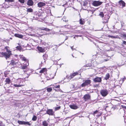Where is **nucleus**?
<instances>
[{"mask_svg": "<svg viewBox=\"0 0 126 126\" xmlns=\"http://www.w3.org/2000/svg\"><path fill=\"white\" fill-rule=\"evenodd\" d=\"M5 49L6 50V52H2L1 55L5 57L6 59L7 60L9 59L11 55H12L11 51L8 49V47L7 46L5 47Z\"/></svg>", "mask_w": 126, "mask_h": 126, "instance_id": "f257e3e1", "label": "nucleus"}, {"mask_svg": "<svg viewBox=\"0 0 126 126\" xmlns=\"http://www.w3.org/2000/svg\"><path fill=\"white\" fill-rule=\"evenodd\" d=\"M100 93L102 96L105 97L108 94V91L107 89H102L100 91Z\"/></svg>", "mask_w": 126, "mask_h": 126, "instance_id": "f03ea898", "label": "nucleus"}, {"mask_svg": "<svg viewBox=\"0 0 126 126\" xmlns=\"http://www.w3.org/2000/svg\"><path fill=\"white\" fill-rule=\"evenodd\" d=\"M20 63L18 61L15 59H13L11 61V64L12 65H16L17 66L18 65L20 64Z\"/></svg>", "mask_w": 126, "mask_h": 126, "instance_id": "7ed1b4c3", "label": "nucleus"}, {"mask_svg": "<svg viewBox=\"0 0 126 126\" xmlns=\"http://www.w3.org/2000/svg\"><path fill=\"white\" fill-rule=\"evenodd\" d=\"M91 82V80L90 79H87L85 80L84 82L82 83L81 85L82 87H84L90 84Z\"/></svg>", "mask_w": 126, "mask_h": 126, "instance_id": "20e7f679", "label": "nucleus"}, {"mask_svg": "<svg viewBox=\"0 0 126 126\" xmlns=\"http://www.w3.org/2000/svg\"><path fill=\"white\" fill-rule=\"evenodd\" d=\"M54 111L52 109H47L45 114H47L53 116L54 115Z\"/></svg>", "mask_w": 126, "mask_h": 126, "instance_id": "39448f33", "label": "nucleus"}, {"mask_svg": "<svg viewBox=\"0 0 126 126\" xmlns=\"http://www.w3.org/2000/svg\"><path fill=\"white\" fill-rule=\"evenodd\" d=\"M102 3L103 2L99 1H94L93 2L92 5L94 6H97L101 5Z\"/></svg>", "mask_w": 126, "mask_h": 126, "instance_id": "423d86ee", "label": "nucleus"}, {"mask_svg": "<svg viewBox=\"0 0 126 126\" xmlns=\"http://www.w3.org/2000/svg\"><path fill=\"white\" fill-rule=\"evenodd\" d=\"M110 17L108 15H106L105 16H104L102 18L103 21L102 22L103 23H107L108 22V19L110 18Z\"/></svg>", "mask_w": 126, "mask_h": 126, "instance_id": "0eeeda50", "label": "nucleus"}, {"mask_svg": "<svg viewBox=\"0 0 126 126\" xmlns=\"http://www.w3.org/2000/svg\"><path fill=\"white\" fill-rule=\"evenodd\" d=\"M16 83L19 85H22V86H23L24 85L25 82L23 79H17Z\"/></svg>", "mask_w": 126, "mask_h": 126, "instance_id": "6e6552de", "label": "nucleus"}, {"mask_svg": "<svg viewBox=\"0 0 126 126\" xmlns=\"http://www.w3.org/2000/svg\"><path fill=\"white\" fill-rule=\"evenodd\" d=\"M90 95L89 94H86L84 95L83 97V100L85 101H86L90 99Z\"/></svg>", "mask_w": 126, "mask_h": 126, "instance_id": "1a4fd4ad", "label": "nucleus"}, {"mask_svg": "<svg viewBox=\"0 0 126 126\" xmlns=\"http://www.w3.org/2000/svg\"><path fill=\"white\" fill-rule=\"evenodd\" d=\"M119 5L120 7L122 8L125 6V2L122 0H120L118 2Z\"/></svg>", "mask_w": 126, "mask_h": 126, "instance_id": "9d476101", "label": "nucleus"}, {"mask_svg": "<svg viewBox=\"0 0 126 126\" xmlns=\"http://www.w3.org/2000/svg\"><path fill=\"white\" fill-rule=\"evenodd\" d=\"M17 122L20 125H31L29 122H25L23 121H18Z\"/></svg>", "mask_w": 126, "mask_h": 126, "instance_id": "9b49d317", "label": "nucleus"}, {"mask_svg": "<svg viewBox=\"0 0 126 126\" xmlns=\"http://www.w3.org/2000/svg\"><path fill=\"white\" fill-rule=\"evenodd\" d=\"M93 81L95 82H101V77H96L94 79Z\"/></svg>", "mask_w": 126, "mask_h": 126, "instance_id": "f8f14e48", "label": "nucleus"}, {"mask_svg": "<svg viewBox=\"0 0 126 126\" xmlns=\"http://www.w3.org/2000/svg\"><path fill=\"white\" fill-rule=\"evenodd\" d=\"M29 64L28 62L24 64L23 65L21 66V69H26L28 67V66Z\"/></svg>", "mask_w": 126, "mask_h": 126, "instance_id": "ddd939ff", "label": "nucleus"}, {"mask_svg": "<svg viewBox=\"0 0 126 126\" xmlns=\"http://www.w3.org/2000/svg\"><path fill=\"white\" fill-rule=\"evenodd\" d=\"M69 106L70 108L73 109H76L78 108L77 106L74 104L70 105Z\"/></svg>", "mask_w": 126, "mask_h": 126, "instance_id": "4468645a", "label": "nucleus"}, {"mask_svg": "<svg viewBox=\"0 0 126 126\" xmlns=\"http://www.w3.org/2000/svg\"><path fill=\"white\" fill-rule=\"evenodd\" d=\"M38 6L39 7H42L46 5L45 3L43 2H39L38 3Z\"/></svg>", "mask_w": 126, "mask_h": 126, "instance_id": "2eb2a0df", "label": "nucleus"}, {"mask_svg": "<svg viewBox=\"0 0 126 126\" xmlns=\"http://www.w3.org/2000/svg\"><path fill=\"white\" fill-rule=\"evenodd\" d=\"M20 59L22 61H23L26 62H28V60L24 56L22 55H20Z\"/></svg>", "mask_w": 126, "mask_h": 126, "instance_id": "dca6fc26", "label": "nucleus"}, {"mask_svg": "<svg viewBox=\"0 0 126 126\" xmlns=\"http://www.w3.org/2000/svg\"><path fill=\"white\" fill-rule=\"evenodd\" d=\"M38 50L40 52H44L45 51V49L44 48L40 47H38Z\"/></svg>", "mask_w": 126, "mask_h": 126, "instance_id": "f3484780", "label": "nucleus"}, {"mask_svg": "<svg viewBox=\"0 0 126 126\" xmlns=\"http://www.w3.org/2000/svg\"><path fill=\"white\" fill-rule=\"evenodd\" d=\"M5 82H6L5 84H9L11 82V80L9 78H7L6 79Z\"/></svg>", "mask_w": 126, "mask_h": 126, "instance_id": "a211bd4d", "label": "nucleus"}, {"mask_svg": "<svg viewBox=\"0 0 126 126\" xmlns=\"http://www.w3.org/2000/svg\"><path fill=\"white\" fill-rule=\"evenodd\" d=\"M27 4L31 6L33 4V2L32 0H29L27 2Z\"/></svg>", "mask_w": 126, "mask_h": 126, "instance_id": "6ab92c4d", "label": "nucleus"}, {"mask_svg": "<svg viewBox=\"0 0 126 126\" xmlns=\"http://www.w3.org/2000/svg\"><path fill=\"white\" fill-rule=\"evenodd\" d=\"M47 55H46V54H45L44 55H43V57L44 58V59L41 62V64H43L44 63H45V59H46V58L45 57Z\"/></svg>", "mask_w": 126, "mask_h": 126, "instance_id": "aec40b11", "label": "nucleus"}, {"mask_svg": "<svg viewBox=\"0 0 126 126\" xmlns=\"http://www.w3.org/2000/svg\"><path fill=\"white\" fill-rule=\"evenodd\" d=\"M84 23V19H83L81 18L79 20V23L81 24H83Z\"/></svg>", "mask_w": 126, "mask_h": 126, "instance_id": "412c9836", "label": "nucleus"}, {"mask_svg": "<svg viewBox=\"0 0 126 126\" xmlns=\"http://www.w3.org/2000/svg\"><path fill=\"white\" fill-rule=\"evenodd\" d=\"M41 30H45L46 31H50V30L47 28H44V27H41L40 29Z\"/></svg>", "mask_w": 126, "mask_h": 126, "instance_id": "4be33fe9", "label": "nucleus"}, {"mask_svg": "<svg viewBox=\"0 0 126 126\" xmlns=\"http://www.w3.org/2000/svg\"><path fill=\"white\" fill-rule=\"evenodd\" d=\"M42 125L44 126H47L48 125V123L47 121H44L42 122Z\"/></svg>", "mask_w": 126, "mask_h": 126, "instance_id": "5701e85b", "label": "nucleus"}, {"mask_svg": "<svg viewBox=\"0 0 126 126\" xmlns=\"http://www.w3.org/2000/svg\"><path fill=\"white\" fill-rule=\"evenodd\" d=\"M15 37H18L20 38H22L23 37V36L18 34H15Z\"/></svg>", "mask_w": 126, "mask_h": 126, "instance_id": "b1692460", "label": "nucleus"}, {"mask_svg": "<svg viewBox=\"0 0 126 126\" xmlns=\"http://www.w3.org/2000/svg\"><path fill=\"white\" fill-rule=\"evenodd\" d=\"M110 76L109 74V73L107 74L106 75L105 77V79L106 80L108 79L109 78Z\"/></svg>", "mask_w": 126, "mask_h": 126, "instance_id": "393cba45", "label": "nucleus"}, {"mask_svg": "<svg viewBox=\"0 0 126 126\" xmlns=\"http://www.w3.org/2000/svg\"><path fill=\"white\" fill-rule=\"evenodd\" d=\"M78 73L77 72L74 73L72 75H71L70 76V77L71 78H72L74 76H75L76 75H78Z\"/></svg>", "mask_w": 126, "mask_h": 126, "instance_id": "a878e982", "label": "nucleus"}, {"mask_svg": "<svg viewBox=\"0 0 126 126\" xmlns=\"http://www.w3.org/2000/svg\"><path fill=\"white\" fill-rule=\"evenodd\" d=\"M46 71V69L45 68H43L39 72L40 73H44Z\"/></svg>", "mask_w": 126, "mask_h": 126, "instance_id": "bb28decb", "label": "nucleus"}, {"mask_svg": "<svg viewBox=\"0 0 126 126\" xmlns=\"http://www.w3.org/2000/svg\"><path fill=\"white\" fill-rule=\"evenodd\" d=\"M14 86L16 87H20L22 86V85H19V84H14Z\"/></svg>", "mask_w": 126, "mask_h": 126, "instance_id": "cd10ccee", "label": "nucleus"}, {"mask_svg": "<svg viewBox=\"0 0 126 126\" xmlns=\"http://www.w3.org/2000/svg\"><path fill=\"white\" fill-rule=\"evenodd\" d=\"M47 92H50L52 90V89L51 87H49L47 88Z\"/></svg>", "mask_w": 126, "mask_h": 126, "instance_id": "c85d7f7f", "label": "nucleus"}, {"mask_svg": "<svg viewBox=\"0 0 126 126\" xmlns=\"http://www.w3.org/2000/svg\"><path fill=\"white\" fill-rule=\"evenodd\" d=\"M37 119V117L35 115H34L33 118H32V120L33 121H35Z\"/></svg>", "mask_w": 126, "mask_h": 126, "instance_id": "c756f323", "label": "nucleus"}, {"mask_svg": "<svg viewBox=\"0 0 126 126\" xmlns=\"http://www.w3.org/2000/svg\"><path fill=\"white\" fill-rule=\"evenodd\" d=\"M27 11L28 12H31L33 11V10L31 8H29L27 10Z\"/></svg>", "mask_w": 126, "mask_h": 126, "instance_id": "7c9ffc66", "label": "nucleus"}, {"mask_svg": "<svg viewBox=\"0 0 126 126\" xmlns=\"http://www.w3.org/2000/svg\"><path fill=\"white\" fill-rule=\"evenodd\" d=\"M100 16L102 17H103L104 16V14L102 12H100V13L99 15Z\"/></svg>", "mask_w": 126, "mask_h": 126, "instance_id": "2f4dec72", "label": "nucleus"}, {"mask_svg": "<svg viewBox=\"0 0 126 126\" xmlns=\"http://www.w3.org/2000/svg\"><path fill=\"white\" fill-rule=\"evenodd\" d=\"M61 107L60 106L56 107L55 108V110L56 111L59 110L60 109Z\"/></svg>", "mask_w": 126, "mask_h": 126, "instance_id": "473e14b6", "label": "nucleus"}, {"mask_svg": "<svg viewBox=\"0 0 126 126\" xmlns=\"http://www.w3.org/2000/svg\"><path fill=\"white\" fill-rule=\"evenodd\" d=\"M16 48L19 50H20L22 48L20 46H17L16 47Z\"/></svg>", "mask_w": 126, "mask_h": 126, "instance_id": "72a5a7b5", "label": "nucleus"}, {"mask_svg": "<svg viewBox=\"0 0 126 126\" xmlns=\"http://www.w3.org/2000/svg\"><path fill=\"white\" fill-rule=\"evenodd\" d=\"M121 23L122 27L124 26V23L122 21H121Z\"/></svg>", "mask_w": 126, "mask_h": 126, "instance_id": "f704fd0d", "label": "nucleus"}, {"mask_svg": "<svg viewBox=\"0 0 126 126\" xmlns=\"http://www.w3.org/2000/svg\"><path fill=\"white\" fill-rule=\"evenodd\" d=\"M0 126H5L4 124H3L2 122L0 121Z\"/></svg>", "mask_w": 126, "mask_h": 126, "instance_id": "c9c22d12", "label": "nucleus"}, {"mask_svg": "<svg viewBox=\"0 0 126 126\" xmlns=\"http://www.w3.org/2000/svg\"><path fill=\"white\" fill-rule=\"evenodd\" d=\"M91 66V63H90L88 64H86L85 66L86 67H90Z\"/></svg>", "mask_w": 126, "mask_h": 126, "instance_id": "e433bc0d", "label": "nucleus"}, {"mask_svg": "<svg viewBox=\"0 0 126 126\" xmlns=\"http://www.w3.org/2000/svg\"><path fill=\"white\" fill-rule=\"evenodd\" d=\"M7 2H13L14 0H5Z\"/></svg>", "mask_w": 126, "mask_h": 126, "instance_id": "4c0bfd02", "label": "nucleus"}, {"mask_svg": "<svg viewBox=\"0 0 126 126\" xmlns=\"http://www.w3.org/2000/svg\"><path fill=\"white\" fill-rule=\"evenodd\" d=\"M18 0L19 2L22 3H24L25 1L24 0Z\"/></svg>", "mask_w": 126, "mask_h": 126, "instance_id": "58836bf2", "label": "nucleus"}, {"mask_svg": "<svg viewBox=\"0 0 126 126\" xmlns=\"http://www.w3.org/2000/svg\"><path fill=\"white\" fill-rule=\"evenodd\" d=\"M109 37H111L112 38H116V37L114 36L109 35Z\"/></svg>", "mask_w": 126, "mask_h": 126, "instance_id": "ea45409f", "label": "nucleus"}, {"mask_svg": "<svg viewBox=\"0 0 126 126\" xmlns=\"http://www.w3.org/2000/svg\"><path fill=\"white\" fill-rule=\"evenodd\" d=\"M98 111L97 110H96L95 111H94L93 113L94 115H95V114H96L98 112Z\"/></svg>", "mask_w": 126, "mask_h": 126, "instance_id": "a19ab883", "label": "nucleus"}, {"mask_svg": "<svg viewBox=\"0 0 126 126\" xmlns=\"http://www.w3.org/2000/svg\"><path fill=\"white\" fill-rule=\"evenodd\" d=\"M98 86V85L95 84V85L94 84V87H96Z\"/></svg>", "mask_w": 126, "mask_h": 126, "instance_id": "79ce46f5", "label": "nucleus"}, {"mask_svg": "<svg viewBox=\"0 0 126 126\" xmlns=\"http://www.w3.org/2000/svg\"><path fill=\"white\" fill-rule=\"evenodd\" d=\"M60 87V85H58V86H54V87L55 88H59Z\"/></svg>", "mask_w": 126, "mask_h": 126, "instance_id": "37998d69", "label": "nucleus"}, {"mask_svg": "<svg viewBox=\"0 0 126 126\" xmlns=\"http://www.w3.org/2000/svg\"><path fill=\"white\" fill-rule=\"evenodd\" d=\"M86 5H87V3H85L84 2H83V6H85Z\"/></svg>", "mask_w": 126, "mask_h": 126, "instance_id": "c03bdc74", "label": "nucleus"}, {"mask_svg": "<svg viewBox=\"0 0 126 126\" xmlns=\"http://www.w3.org/2000/svg\"><path fill=\"white\" fill-rule=\"evenodd\" d=\"M123 43L126 45V41H123Z\"/></svg>", "mask_w": 126, "mask_h": 126, "instance_id": "a18cd8bd", "label": "nucleus"}, {"mask_svg": "<svg viewBox=\"0 0 126 126\" xmlns=\"http://www.w3.org/2000/svg\"><path fill=\"white\" fill-rule=\"evenodd\" d=\"M126 78L125 77H124L122 79V81L123 82L125 80Z\"/></svg>", "mask_w": 126, "mask_h": 126, "instance_id": "49530a36", "label": "nucleus"}, {"mask_svg": "<svg viewBox=\"0 0 126 126\" xmlns=\"http://www.w3.org/2000/svg\"><path fill=\"white\" fill-rule=\"evenodd\" d=\"M122 108H125V109H126V106H122Z\"/></svg>", "mask_w": 126, "mask_h": 126, "instance_id": "de8ad7c7", "label": "nucleus"}, {"mask_svg": "<svg viewBox=\"0 0 126 126\" xmlns=\"http://www.w3.org/2000/svg\"><path fill=\"white\" fill-rule=\"evenodd\" d=\"M73 46H72V47H71V49L72 50H73L74 49H75L76 50V49H73Z\"/></svg>", "mask_w": 126, "mask_h": 126, "instance_id": "09e8293b", "label": "nucleus"}, {"mask_svg": "<svg viewBox=\"0 0 126 126\" xmlns=\"http://www.w3.org/2000/svg\"><path fill=\"white\" fill-rule=\"evenodd\" d=\"M68 39V38L66 36V38H65V40L64 41H65V40H66L67 39Z\"/></svg>", "mask_w": 126, "mask_h": 126, "instance_id": "8fccbe9b", "label": "nucleus"}, {"mask_svg": "<svg viewBox=\"0 0 126 126\" xmlns=\"http://www.w3.org/2000/svg\"><path fill=\"white\" fill-rule=\"evenodd\" d=\"M108 61V60L106 59H105L104 60V62L107 61Z\"/></svg>", "mask_w": 126, "mask_h": 126, "instance_id": "3c124183", "label": "nucleus"}, {"mask_svg": "<svg viewBox=\"0 0 126 126\" xmlns=\"http://www.w3.org/2000/svg\"><path fill=\"white\" fill-rule=\"evenodd\" d=\"M63 20L64 21H65V22H68V20Z\"/></svg>", "mask_w": 126, "mask_h": 126, "instance_id": "603ef678", "label": "nucleus"}, {"mask_svg": "<svg viewBox=\"0 0 126 126\" xmlns=\"http://www.w3.org/2000/svg\"><path fill=\"white\" fill-rule=\"evenodd\" d=\"M64 43V42H63L61 44H59V46H60V45H61L63 43Z\"/></svg>", "mask_w": 126, "mask_h": 126, "instance_id": "864d4df0", "label": "nucleus"}, {"mask_svg": "<svg viewBox=\"0 0 126 126\" xmlns=\"http://www.w3.org/2000/svg\"><path fill=\"white\" fill-rule=\"evenodd\" d=\"M29 75H28L27 77H26L25 78H28L29 76Z\"/></svg>", "mask_w": 126, "mask_h": 126, "instance_id": "5fc2aeb1", "label": "nucleus"}, {"mask_svg": "<svg viewBox=\"0 0 126 126\" xmlns=\"http://www.w3.org/2000/svg\"><path fill=\"white\" fill-rule=\"evenodd\" d=\"M63 18H64L65 19L66 18V17L65 16H63Z\"/></svg>", "mask_w": 126, "mask_h": 126, "instance_id": "6e6d98bb", "label": "nucleus"}, {"mask_svg": "<svg viewBox=\"0 0 126 126\" xmlns=\"http://www.w3.org/2000/svg\"><path fill=\"white\" fill-rule=\"evenodd\" d=\"M72 56L73 57H74V56H73V54H72Z\"/></svg>", "mask_w": 126, "mask_h": 126, "instance_id": "4d7b16f0", "label": "nucleus"}, {"mask_svg": "<svg viewBox=\"0 0 126 126\" xmlns=\"http://www.w3.org/2000/svg\"><path fill=\"white\" fill-rule=\"evenodd\" d=\"M124 37H126V35H124Z\"/></svg>", "mask_w": 126, "mask_h": 126, "instance_id": "13d9d810", "label": "nucleus"}, {"mask_svg": "<svg viewBox=\"0 0 126 126\" xmlns=\"http://www.w3.org/2000/svg\"><path fill=\"white\" fill-rule=\"evenodd\" d=\"M10 39H12V38H11V37L10 38Z\"/></svg>", "mask_w": 126, "mask_h": 126, "instance_id": "bf43d9fd", "label": "nucleus"}, {"mask_svg": "<svg viewBox=\"0 0 126 126\" xmlns=\"http://www.w3.org/2000/svg\"><path fill=\"white\" fill-rule=\"evenodd\" d=\"M9 92H10V93H11V92H10V91H9Z\"/></svg>", "mask_w": 126, "mask_h": 126, "instance_id": "052dcab7", "label": "nucleus"}, {"mask_svg": "<svg viewBox=\"0 0 126 126\" xmlns=\"http://www.w3.org/2000/svg\"><path fill=\"white\" fill-rule=\"evenodd\" d=\"M74 85H73V86L74 87Z\"/></svg>", "mask_w": 126, "mask_h": 126, "instance_id": "680f3d73", "label": "nucleus"}, {"mask_svg": "<svg viewBox=\"0 0 126 126\" xmlns=\"http://www.w3.org/2000/svg\"><path fill=\"white\" fill-rule=\"evenodd\" d=\"M24 71L25 72L26 71L25 70Z\"/></svg>", "mask_w": 126, "mask_h": 126, "instance_id": "e2e57ef3", "label": "nucleus"}, {"mask_svg": "<svg viewBox=\"0 0 126 126\" xmlns=\"http://www.w3.org/2000/svg\"><path fill=\"white\" fill-rule=\"evenodd\" d=\"M64 5H63V6H64Z\"/></svg>", "mask_w": 126, "mask_h": 126, "instance_id": "0e129e2a", "label": "nucleus"}, {"mask_svg": "<svg viewBox=\"0 0 126 126\" xmlns=\"http://www.w3.org/2000/svg\"><path fill=\"white\" fill-rule=\"evenodd\" d=\"M59 31L60 32V31H61L60 30V31Z\"/></svg>", "mask_w": 126, "mask_h": 126, "instance_id": "69168bd1", "label": "nucleus"}, {"mask_svg": "<svg viewBox=\"0 0 126 126\" xmlns=\"http://www.w3.org/2000/svg\"><path fill=\"white\" fill-rule=\"evenodd\" d=\"M41 65V64H40V65Z\"/></svg>", "mask_w": 126, "mask_h": 126, "instance_id": "338daca9", "label": "nucleus"}]
</instances>
